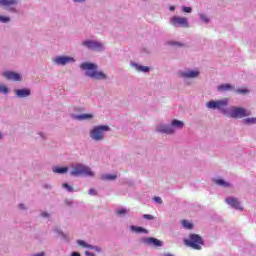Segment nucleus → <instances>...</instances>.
Here are the masks:
<instances>
[{
	"label": "nucleus",
	"instance_id": "obj_1",
	"mask_svg": "<svg viewBox=\"0 0 256 256\" xmlns=\"http://www.w3.org/2000/svg\"><path fill=\"white\" fill-rule=\"evenodd\" d=\"M80 68L83 71H86V77H90V79H95L96 81L107 80V75L101 71H98L99 67L97 64L84 62L80 65Z\"/></svg>",
	"mask_w": 256,
	"mask_h": 256
},
{
	"label": "nucleus",
	"instance_id": "obj_2",
	"mask_svg": "<svg viewBox=\"0 0 256 256\" xmlns=\"http://www.w3.org/2000/svg\"><path fill=\"white\" fill-rule=\"evenodd\" d=\"M184 245L196 251H201V246L204 245L203 238L199 234H190L189 239H184Z\"/></svg>",
	"mask_w": 256,
	"mask_h": 256
},
{
	"label": "nucleus",
	"instance_id": "obj_3",
	"mask_svg": "<svg viewBox=\"0 0 256 256\" xmlns=\"http://www.w3.org/2000/svg\"><path fill=\"white\" fill-rule=\"evenodd\" d=\"M70 175H73L74 177H77L79 175H86L87 177H93V171H91V168L88 166H85L83 164H76L72 166V171Z\"/></svg>",
	"mask_w": 256,
	"mask_h": 256
},
{
	"label": "nucleus",
	"instance_id": "obj_4",
	"mask_svg": "<svg viewBox=\"0 0 256 256\" xmlns=\"http://www.w3.org/2000/svg\"><path fill=\"white\" fill-rule=\"evenodd\" d=\"M107 131H109V126H105V125L96 126L94 127L93 130L90 131V137L94 141H101L105 137L103 133Z\"/></svg>",
	"mask_w": 256,
	"mask_h": 256
},
{
	"label": "nucleus",
	"instance_id": "obj_5",
	"mask_svg": "<svg viewBox=\"0 0 256 256\" xmlns=\"http://www.w3.org/2000/svg\"><path fill=\"white\" fill-rule=\"evenodd\" d=\"M171 25L174 27H184L187 28L189 27V20H187L186 17H181V16H173L170 19Z\"/></svg>",
	"mask_w": 256,
	"mask_h": 256
},
{
	"label": "nucleus",
	"instance_id": "obj_6",
	"mask_svg": "<svg viewBox=\"0 0 256 256\" xmlns=\"http://www.w3.org/2000/svg\"><path fill=\"white\" fill-rule=\"evenodd\" d=\"M230 117L232 119H243V117H249V112L243 108H232L230 110Z\"/></svg>",
	"mask_w": 256,
	"mask_h": 256
},
{
	"label": "nucleus",
	"instance_id": "obj_7",
	"mask_svg": "<svg viewBox=\"0 0 256 256\" xmlns=\"http://www.w3.org/2000/svg\"><path fill=\"white\" fill-rule=\"evenodd\" d=\"M229 103V100L223 99V100H218V101H210L207 103L208 109H223L224 107H227Z\"/></svg>",
	"mask_w": 256,
	"mask_h": 256
},
{
	"label": "nucleus",
	"instance_id": "obj_8",
	"mask_svg": "<svg viewBox=\"0 0 256 256\" xmlns=\"http://www.w3.org/2000/svg\"><path fill=\"white\" fill-rule=\"evenodd\" d=\"M82 45H84V47H87L88 49H91L92 51L103 50V44H101V42H97L93 40H86L82 42Z\"/></svg>",
	"mask_w": 256,
	"mask_h": 256
},
{
	"label": "nucleus",
	"instance_id": "obj_9",
	"mask_svg": "<svg viewBox=\"0 0 256 256\" xmlns=\"http://www.w3.org/2000/svg\"><path fill=\"white\" fill-rule=\"evenodd\" d=\"M142 242L144 243V245H147L148 247H163V242H161V240L157 238H144Z\"/></svg>",
	"mask_w": 256,
	"mask_h": 256
},
{
	"label": "nucleus",
	"instance_id": "obj_10",
	"mask_svg": "<svg viewBox=\"0 0 256 256\" xmlns=\"http://www.w3.org/2000/svg\"><path fill=\"white\" fill-rule=\"evenodd\" d=\"M2 75L5 79H8V81H21V74L17 72L7 71L2 73Z\"/></svg>",
	"mask_w": 256,
	"mask_h": 256
},
{
	"label": "nucleus",
	"instance_id": "obj_11",
	"mask_svg": "<svg viewBox=\"0 0 256 256\" xmlns=\"http://www.w3.org/2000/svg\"><path fill=\"white\" fill-rule=\"evenodd\" d=\"M73 61H75V59L69 56H58L55 58L57 65H67V63H71Z\"/></svg>",
	"mask_w": 256,
	"mask_h": 256
},
{
	"label": "nucleus",
	"instance_id": "obj_12",
	"mask_svg": "<svg viewBox=\"0 0 256 256\" xmlns=\"http://www.w3.org/2000/svg\"><path fill=\"white\" fill-rule=\"evenodd\" d=\"M2 7H8L9 11H15L14 5H17V0H0Z\"/></svg>",
	"mask_w": 256,
	"mask_h": 256
},
{
	"label": "nucleus",
	"instance_id": "obj_13",
	"mask_svg": "<svg viewBox=\"0 0 256 256\" xmlns=\"http://www.w3.org/2000/svg\"><path fill=\"white\" fill-rule=\"evenodd\" d=\"M180 77H186L187 79H193L195 77H199L198 70H189L188 72H181Z\"/></svg>",
	"mask_w": 256,
	"mask_h": 256
},
{
	"label": "nucleus",
	"instance_id": "obj_14",
	"mask_svg": "<svg viewBox=\"0 0 256 256\" xmlns=\"http://www.w3.org/2000/svg\"><path fill=\"white\" fill-rule=\"evenodd\" d=\"M226 203L234 209H243L241 208V203H239V200H237V198H226Z\"/></svg>",
	"mask_w": 256,
	"mask_h": 256
},
{
	"label": "nucleus",
	"instance_id": "obj_15",
	"mask_svg": "<svg viewBox=\"0 0 256 256\" xmlns=\"http://www.w3.org/2000/svg\"><path fill=\"white\" fill-rule=\"evenodd\" d=\"M15 95L20 98L29 97L31 90L29 89H18L14 91Z\"/></svg>",
	"mask_w": 256,
	"mask_h": 256
},
{
	"label": "nucleus",
	"instance_id": "obj_16",
	"mask_svg": "<svg viewBox=\"0 0 256 256\" xmlns=\"http://www.w3.org/2000/svg\"><path fill=\"white\" fill-rule=\"evenodd\" d=\"M157 131L160 133H167L168 135H171V133H175V130H173V126H165L161 125L157 128Z\"/></svg>",
	"mask_w": 256,
	"mask_h": 256
},
{
	"label": "nucleus",
	"instance_id": "obj_17",
	"mask_svg": "<svg viewBox=\"0 0 256 256\" xmlns=\"http://www.w3.org/2000/svg\"><path fill=\"white\" fill-rule=\"evenodd\" d=\"M78 245H80V247H84L86 249H95V251H101L100 248L95 247L93 245L87 244V242L83 241V240H78L77 241Z\"/></svg>",
	"mask_w": 256,
	"mask_h": 256
},
{
	"label": "nucleus",
	"instance_id": "obj_18",
	"mask_svg": "<svg viewBox=\"0 0 256 256\" xmlns=\"http://www.w3.org/2000/svg\"><path fill=\"white\" fill-rule=\"evenodd\" d=\"M130 229H131V231H134V233H144V234L149 233V231H147V229H145L141 226H131Z\"/></svg>",
	"mask_w": 256,
	"mask_h": 256
},
{
	"label": "nucleus",
	"instance_id": "obj_19",
	"mask_svg": "<svg viewBox=\"0 0 256 256\" xmlns=\"http://www.w3.org/2000/svg\"><path fill=\"white\" fill-rule=\"evenodd\" d=\"M102 181H115L117 175L115 174H105L101 176Z\"/></svg>",
	"mask_w": 256,
	"mask_h": 256
},
{
	"label": "nucleus",
	"instance_id": "obj_20",
	"mask_svg": "<svg viewBox=\"0 0 256 256\" xmlns=\"http://www.w3.org/2000/svg\"><path fill=\"white\" fill-rule=\"evenodd\" d=\"M231 89H233L231 84H222L218 86V91H231Z\"/></svg>",
	"mask_w": 256,
	"mask_h": 256
},
{
	"label": "nucleus",
	"instance_id": "obj_21",
	"mask_svg": "<svg viewBox=\"0 0 256 256\" xmlns=\"http://www.w3.org/2000/svg\"><path fill=\"white\" fill-rule=\"evenodd\" d=\"M76 119H78V121H83L85 119H93V114H81L76 116Z\"/></svg>",
	"mask_w": 256,
	"mask_h": 256
},
{
	"label": "nucleus",
	"instance_id": "obj_22",
	"mask_svg": "<svg viewBox=\"0 0 256 256\" xmlns=\"http://www.w3.org/2000/svg\"><path fill=\"white\" fill-rule=\"evenodd\" d=\"M67 171H69V168L67 167H56L53 169L54 173H59V174L67 173Z\"/></svg>",
	"mask_w": 256,
	"mask_h": 256
},
{
	"label": "nucleus",
	"instance_id": "obj_23",
	"mask_svg": "<svg viewBox=\"0 0 256 256\" xmlns=\"http://www.w3.org/2000/svg\"><path fill=\"white\" fill-rule=\"evenodd\" d=\"M172 127H177L178 129H183V122L179 120H173L171 123Z\"/></svg>",
	"mask_w": 256,
	"mask_h": 256
},
{
	"label": "nucleus",
	"instance_id": "obj_24",
	"mask_svg": "<svg viewBox=\"0 0 256 256\" xmlns=\"http://www.w3.org/2000/svg\"><path fill=\"white\" fill-rule=\"evenodd\" d=\"M216 185H220L221 187H229V183L225 182L223 179L215 180Z\"/></svg>",
	"mask_w": 256,
	"mask_h": 256
},
{
	"label": "nucleus",
	"instance_id": "obj_25",
	"mask_svg": "<svg viewBox=\"0 0 256 256\" xmlns=\"http://www.w3.org/2000/svg\"><path fill=\"white\" fill-rule=\"evenodd\" d=\"M181 223L183 227H185V229H193V224H191V222L187 220H182Z\"/></svg>",
	"mask_w": 256,
	"mask_h": 256
},
{
	"label": "nucleus",
	"instance_id": "obj_26",
	"mask_svg": "<svg viewBox=\"0 0 256 256\" xmlns=\"http://www.w3.org/2000/svg\"><path fill=\"white\" fill-rule=\"evenodd\" d=\"M244 123L246 125H255L256 123V118H246L244 119Z\"/></svg>",
	"mask_w": 256,
	"mask_h": 256
},
{
	"label": "nucleus",
	"instance_id": "obj_27",
	"mask_svg": "<svg viewBox=\"0 0 256 256\" xmlns=\"http://www.w3.org/2000/svg\"><path fill=\"white\" fill-rule=\"evenodd\" d=\"M137 71H143L144 73L149 72V67L147 66H136Z\"/></svg>",
	"mask_w": 256,
	"mask_h": 256
},
{
	"label": "nucleus",
	"instance_id": "obj_28",
	"mask_svg": "<svg viewBox=\"0 0 256 256\" xmlns=\"http://www.w3.org/2000/svg\"><path fill=\"white\" fill-rule=\"evenodd\" d=\"M236 93L239 95H247V93H249V89H237Z\"/></svg>",
	"mask_w": 256,
	"mask_h": 256
},
{
	"label": "nucleus",
	"instance_id": "obj_29",
	"mask_svg": "<svg viewBox=\"0 0 256 256\" xmlns=\"http://www.w3.org/2000/svg\"><path fill=\"white\" fill-rule=\"evenodd\" d=\"M0 93L7 94L9 93V89L5 85H0Z\"/></svg>",
	"mask_w": 256,
	"mask_h": 256
},
{
	"label": "nucleus",
	"instance_id": "obj_30",
	"mask_svg": "<svg viewBox=\"0 0 256 256\" xmlns=\"http://www.w3.org/2000/svg\"><path fill=\"white\" fill-rule=\"evenodd\" d=\"M143 219H147L148 221H153V219H155V216L151 214H144Z\"/></svg>",
	"mask_w": 256,
	"mask_h": 256
},
{
	"label": "nucleus",
	"instance_id": "obj_31",
	"mask_svg": "<svg viewBox=\"0 0 256 256\" xmlns=\"http://www.w3.org/2000/svg\"><path fill=\"white\" fill-rule=\"evenodd\" d=\"M62 187H64V189H67V191H69V193H72V191H73V187H71L67 183L62 184Z\"/></svg>",
	"mask_w": 256,
	"mask_h": 256
},
{
	"label": "nucleus",
	"instance_id": "obj_32",
	"mask_svg": "<svg viewBox=\"0 0 256 256\" xmlns=\"http://www.w3.org/2000/svg\"><path fill=\"white\" fill-rule=\"evenodd\" d=\"M0 21L1 23H9V21H11V18L0 16Z\"/></svg>",
	"mask_w": 256,
	"mask_h": 256
},
{
	"label": "nucleus",
	"instance_id": "obj_33",
	"mask_svg": "<svg viewBox=\"0 0 256 256\" xmlns=\"http://www.w3.org/2000/svg\"><path fill=\"white\" fill-rule=\"evenodd\" d=\"M127 213V210L125 208L117 210V215H125Z\"/></svg>",
	"mask_w": 256,
	"mask_h": 256
},
{
	"label": "nucleus",
	"instance_id": "obj_34",
	"mask_svg": "<svg viewBox=\"0 0 256 256\" xmlns=\"http://www.w3.org/2000/svg\"><path fill=\"white\" fill-rule=\"evenodd\" d=\"M200 19H202L204 21V23H209V19L207 18V16L200 14Z\"/></svg>",
	"mask_w": 256,
	"mask_h": 256
},
{
	"label": "nucleus",
	"instance_id": "obj_35",
	"mask_svg": "<svg viewBox=\"0 0 256 256\" xmlns=\"http://www.w3.org/2000/svg\"><path fill=\"white\" fill-rule=\"evenodd\" d=\"M154 201L155 203H159V204L163 203V199H161V197L159 196L154 197Z\"/></svg>",
	"mask_w": 256,
	"mask_h": 256
},
{
	"label": "nucleus",
	"instance_id": "obj_36",
	"mask_svg": "<svg viewBox=\"0 0 256 256\" xmlns=\"http://www.w3.org/2000/svg\"><path fill=\"white\" fill-rule=\"evenodd\" d=\"M89 195H97V190L91 188V189L89 190Z\"/></svg>",
	"mask_w": 256,
	"mask_h": 256
},
{
	"label": "nucleus",
	"instance_id": "obj_37",
	"mask_svg": "<svg viewBox=\"0 0 256 256\" xmlns=\"http://www.w3.org/2000/svg\"><path fill=\"white\" fill-rule=\"evenodd\" d=\"M183 11H184V13H191L192 9H191V7H184Z\"/></svg>",
	"mask_w": 256,
	"mask_h": 256
},
{
	"label": "nucleus",
	"instance_id": "obj_38",
	"mask_svg": "<svg viewBox=\"0 0 256 256\" xmlns=\"http://www.w3.org/2000/svg\"><path fill=\"white\" fill-rule=\"evenodd\" d=\"M85 255L86 256H95V254L93 252H90V251H85Z\"/></svg>",
	"mask_w": 256,
	"mask_h": 256
},
{
	"label": "nucleus",
	"instance_id": "obj_39",
	"mask_svg": "<svg viewBox=\"0 0 256 256\" xmlns=\"http://www.w3.org/2000/svg\"><path fill=\"white\" fill-rule=\"evenodd\" d=\"M72 256H81V254H79L78 252H73Z\"/></svg>",
	"mask_w": 256,
	"mask_h": 256
},
{
	"label": "nucleus",
	"instance_id": "obj_40",
	"mask_svg": "<svg viewBox=\"0 0 256 256\" xmlns=\"http://www.w3.org/2000/svg\"><path fill=\"white\" fill-rule=\"evenodd\" d=\"M85 0H74V3H83Z\"/></svg>",
	"mask_w": 256,
	"mask_h": 256
},
{
	"label": "nucleus",
	"instance_id": "obj_41",
	"mask_svg": "<svg viewBox=\"0 0 256 256\" xmlns=\"http://www.w3.org/2000/svg\"><path fill=\"white\" fill-rule=\"evenodd\" d=\"M42 217H49V214H47V213H42Z\"/></svg>",
	"mask_w": 256,
	"mask_h": 256
},
{
	"label": "nucleus",
	"instance_id": "obj_42",
	"mask_svg": "<svg viewBox=\"0 0 256 256\" xmlns=\"http://www.w3.org/2000/svg\"><path fill=\"white\" fill-rule=\"evenodd\" d=\"M170 11H175V6H171Z\"/></svg>",
	"mask_w": 256,
	"mask_h": 256
},
{
	"label": "nucleus",
	"instance_id": "obj_43",
	"mask_svg": "<svg viewBox=\"0 0 256 256\" xmlns=\"http://www.w3.org/2000/svg\"><path fill=\"white\" fill-rule=\"evenodd\" d=\"M19 207H20L21 209H25V206H24L23 204H20Z\"/></svg>",
	"mask_w": 256,
	"mask_h": 256
},
{
	"label": "nucleus",
	"instance_id": "obj_44",
	"mask_svg": "<svg viewBox=\"0 0 256 256\" xmlns=\"http://www.w3.org/2000/svg\"><path fill=\"white\" fill-rule=\"evenodd\" d=\"M164 256H174L173 254H165Z\"/></svg>",
	"mask_w": 256,
	"mask_h": 256
},
{
	"label": "nucleus",
	"instance_id": "obj_45",
	"mask_svg": "<svg viewBox=\"0 0 256 256\" xmlns=\"http://www.w3.org/2000/svg\"><path fill=\"white\" fill-rule=\"evenodd\" d=\"M3 138V134L0 132V139H2Z\"/></svg>",
	"mask_w": 256,
	"mask_h": 256
}]
</instances>
